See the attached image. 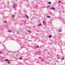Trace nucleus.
<instances>
[{
    "mask_svg": "<svg viewBox=\"0 0 65 65\" xmlns=\"http://www.w3.org/2000/svg\"><path fill=\"white\" fill-rule=\"evenodd\" d=\"M21 59H22V57H20L19 58V60H21Z\"/></svg>",
    "mask_w": 65,
    "mask_h": 65,
    "instance_id": "2eb2a0df",
    "label": "nucleus"
},
{
    "mask_svg": "<svg viewBox=\"0 0 65 65\" xmlns=\"http://www.w3.org/2000/svg\"><path fill=\"white\" fill-rule=\"evenodd\" d=\"M13 5H14L13 8H15V4H13Z\"/></svg>",
    "mask_w": 65,
    "mask_h": 65,
    "instance_id": "20e7f679",
    "label": "nucleus"
},
{
    "mask_svg": "<svg viewBox=\"0 0 65 65\" xmlns=\"http://www.w3.org/2000/svg\"><path fill=\"white\" fill-rule=\"evenodd\" d=\"M62 60H64L65 59V58L64 57L62 58Z\"/></svg>",
    "mask_w": 65,
    "mask_h": 65,
    "instance_id": "4468645a",
    "label": "nucleus"
},
{
    "mask_svg": "<svg viewBox=\"0 0 65 65\" xmlns=\"http://www.w3.org/2000/svg\"><path fill=\"white\" fill-rule=\"evenodd\" d=\"M51 4V2H49L48 4Z\"/></svg>",
    "mask_w": 65,
    "mask_h": 65,
    "instance_id": "6e6552de",
    "label": "nucleus"
},
{
    "mask_svg": "<svg viewBox=\"0 0 65 65\" xmlns=\"http://www.w3.org/2000/svg\"><path fill=\"white\" fill-rule=\"evenodd\" d=\"M60 32H62V30H60Z\"/></svg>",
    "mask_w": 65,
    "mask_h": 65,
    "instance_id": "f3484780",
    "label": "nucleus"
},
{
    "mask_svg": "<svg viewBox=\"0 0 65 65\" xmlns=\"http://www.w3.org/2000/svg\"><path fill=\"white\" fill-rule=\"evenodd\" d=\"M39 25H42V24L41 23H40V24H39Z\"/></svg>",
    "mask_w": 65,
    "mask_h": 65,
    "instance_id": "4be33fe9",
    "label": "nucleus"
},
{
    "mask_svg": "<svg viewBox=\"0 0 65 65\" xmlns=\"http://www.w3.org/2000/svg\"><path fill=\"white\" fill-rule=\"evenodd\" d=\"M0 54H2V52L0 51Z\"/></svg>",
    "mask_w": 65,
    "mask_h": 65,
    "instance_id": "a211bd4d",
    "label": "nucleus"
},
{
    "mask_svg": "<svg viewBox=\"0 0 65 65\" xmlns=\"http://www.w3.org/2000/svg\"><path fill=\"white\" fill-rule=\"evenodd\" d=\"M39 58H41L40 57H39Z\"/></svg>",
    "mask_w": 65,
    "mask_h": 65,
    "instance_id": "b1692460",
    "label": "nucleus"
},
{
    "mask_svg": "<svg viewBox=\"0 0 65 65\" xmlns=\"http://www.w3.org/2000/svg\"><path fill=\"white\" fill-rule=\"evenodd\" d=\"M28 32H29V33H31V32H32V31H31V30H28Z\"/></svg>",
    "mask_w": 65,
    "mask_h": 65,
    "instance_id": "f03ea898",
    "label": "nucleus"
},
{
    "mask_svg": "<svg viewBox=\"0 0 65 65\" xmlns=\"http://www.w3.org/2000/svg\"><path fill=\"white\" fill-rule=\"evenodd\" d=\"M5 23H6V21H5Z\"/></svg>",
    "mask_w": 65,
    "mask_h": 65,
    "instance_id": "5701e85b",
    "label": "nucleus"
},
{
    "mask_svg": "<svg viewBox=\"0 0 65 65\" xmlns=\"http://www.w3.org/2000/svg\"><path fill=\"white\" fill-rule=\"evenodd\" d=\"M8 64H10V63H11V62H10L9 61H8Z\"/></svg>",
    "mask_w": 65,
    "mask_h": 65,
    "instance_id": "1a4fd4ad",
    "label": "nucleus"
},
{
    "mask_svg": "<svg viewBox=\"0 0 65 65\" xmlns=\"http://www.w3.org/2000/svg\"><path fill=\"white\" fill-rule=\"evenodd\" d=\"M49 38H51L52 37V35H50V36H49Z\"/></svg>",
    "mask_w": 65,
    "mask_h": 65,
    "instance_id": "0eeeda50",
    "label": "nucleus"
},
{
    "mask_svg": "<svg viewBox=\"0 0 65 65\" xmlns=\"http://www.w3.org/2000/svg\"><path fill=\"white\" fill-rule=\"evenodd\" d=\"M43 23L44 24H44V21H43Z\"/></svg>",
    "mask_w": 65,
    "mask_h": 65,
    "instance_id": "aec40b11",
    "label": "nucleus"
},
{
    "mask_svg": "<svg viewBox=\"0 0 65 65\" xmlns=\"http://www.w3.org/2000/svg\"><path fill=\"white\" fill-rule=\"evenodd\" d=\"M41 59H42V61H43V58H42Z\"/></svg>",
    "mask_w": 65,
    "mask_h": 65,
    "instance_id": "412c9836",
    "label": "nucleus"
},
{
    "mask_svg": "<svg viewBox=\"0 0 65 65\" xmlns=\"http://www.w3.org/2000/svg\"><path fill=\"white\" fill-rule=\"evenodd\" d=\"M50 7V5L48 6L47 7V8H48V7Z\"/></svg>",
    "mask_w": 65,
    "mask_h": 65,
    "instance_id": "9d476101",
    "label": "nucleus"
},
{
    "mask_svg": "<svg viewBox=\"0 0 65 65\" xmlns=\"http://www.w3.org/2000/svg\"><path fill=\"white\" fill-rule=\"evenodd\" d=\"M38 26L39 27H40V26H41V25H38Z\"/></svg>",
    "mask_w": 65,
    "mask_h": 65,
    "instance_id": "9b49d317",
    "label": "nucleus"
},
{
    "mask_svg": "<svg viewBox=\"0 0 65 65\" xmlns=\"http://www.w3.org/2000/svg\"><path fill=\"white\" fill-rule=\"evenodd\" d=\"M36 47H37V48H38V47H39L38 46H36Z\"/></svg>",
    "mask_w": 65,
    "mask_h": 65,
    "instance_id": "6ab92c4d",
    "label": "nucleus"
},
{
    "mask_svg": "<svg viewBox=\"0 0 65 65\" xmlns=\"http://www.w3.org/2000/svg\"><path fill=\"white\" fill-rule=\"evenodd\" d=\"M47 18H51V17H50V16H47Z\"/></svg>",
    "mask_w": 65,
    "mask_h": 65,
    "instance_id": "423d86ee",
    "label": "nucleus"
},
{
    "mask_svg": "<svg viewBox=\"0 0 65 65\" xmlns=\"http://www.w3.org/2000/svg\"><path fill=\"white\" fill-rule=\"evenodd\" d=\"M59 3H61V1H59Z\"/></svg>",
    "mask_w": 65,
    "mask_h": 65,
    "instance_id": "dca6fc26",
    "label": "nucleus"
},
{
    "mask_svg": "<svg viewBox=\"0 0 65 65\" xmlns=\"http://www.w3.org/2000/svg\"><path fill=\"white\" fill-rule=\"evenodd\" d=\"M25 16H26V17H27V18H28V15H25Z\"/></svg>",
    "mask_w": 65,
    "mask_h": 65,
    "instance_id": "f8f14e48",
    "label": "nucleus"
},
{
    "mask_svg": "<svg viewBox=\"0 0 65 65\" xmlns=\"http://www.w3.org/2000/svg\"><path fill=\"white\" fill-rule=\"evenodd\" d=\"M8 32H11V31L10 30H8Z\"/></svg>",
    "mask_w": 65,
    "mask_h": 65,
    "instance_id": "ddd939ff",
    "label": "nucleus"
},
{
    "mask_svg": "<svg viewBox=\"0 0 65 65\" xmlns=\"http://www.w3.org/2000/svg\"><path fill=\"white\" fill-rule=\"evenodd\" d=\"M14 17H15V15H13L12 17V18H14Z\"/></svg>",
    "mask_w": 65,
    "mask_h": 65,
    "instance_id": "7ed1b4c3",
    "label": "nucleus"
},
{
    "mask_svg": "<svg viewBox=\"0 0 65 65\" xmlns=\"http://www.w3.org/2000/svg\"><path fill=\"white\" fill-rule=\"evenodd\" d=\"M50 9H53V10L55 11V9L54 8H50Z\"/></svg>",
    "mask_w": 65,
    "mask_h": 65,
    "instance_id": "f257e3e1",
    "label": "nucleus"
},
{
    "mask_svg": "<svg viewBox=\"0 0 65 65\" xmlns=\"http://www.w3.org/2000/svg\"><path fill=\"white\" fill-rule=\"evenodd\" d=\"M5 61H8V59H6L5 60Z\"/></svg>",
    "mask_w": 65,
    "mask_h": 65,
    "instance_id": "39448f33",
    "label": "nucleus"
}]
</instances>
